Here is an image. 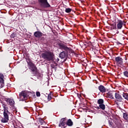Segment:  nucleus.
<instances>
[{"mask_svg":"<svg viewBox=\"0 0 128 128\" xmlns=\"http://www.w3.org/2000/svg\"><path fill=\"white\" fill-rule=\"evenodd\" d=\"M124 74L125 76H126L127 78H128V71H125L124 72Z\"/></svg>","mask_w":128,"mask_h":128,"instance_id":"22","label":"nucleus"},{"mask_svg":"<svg viewBox=\"0 0 128 128\" xmlns=\"http://www.w3.org/2000/svg\"><path fill=\"white\" fill-rule=\"evenodd\" d=\"M65 12H67V13L70 12H72V8H67L66 9Z\"/></svg>","mask_w":128,"mask_h":128,"instance_id":"20","label":"nucleus"},{"mask_svg":"<svg viewBox=\"0 0 128 128\" xmlns=\"http://www.w3.org/2000/svg\"><path fill=\"white\" fill-rule=\"evenodd\" d=\"M8 102H9L10 106H14V101L12 99H8Z\"/></svg>","mask_w":128,"mask_h":128,"instance_id":"18","label":"nucleus"},{"mask_svg":"<svg viewBox=\"0 0 128 128\" xmlns=\"http://www.w3.org/2000/svg\"><path fill=\"white\" fill-rule=\"evenodd\" d=\"M48 100H52V96H48Z\"/></svg>","mask_w":128,"mask_h":128,"instance_id":"24","label":"nucleus"},{"mask_svg":"<svg viewBox=\"0 0 128 128\" xmlns=\"http://www.w3.org/2000/svg\"><path fill=\"white\" fill-rule=\"evenodd\" d=\"M0 84H4V77H0Z\"/></svg>","mask_w":128,"mask_h":128,"instance_id":"21","label":"nucleus"},{"mask_svg":"<svg viewBox=\"0 0 128 128\" xmlns=\"http://www.w3.org/2000/svg\"><path fill=\"white\" fill-rule=\"evenodd\" d=\"M28 68L32 72H33V74L34 76L38 74V68H36V66L34 64L30 61L29 62H28Z\"/></svg>","mask_w":128,"mask_h":128,"instance_id":"3","label":"nucleus"},{"mask_svg":"<svg viewBox=\"0 0 128 128\" xmlns=\"http://www.w3.org/2000/svg\"><path fill=\"white\" fill-rule=\"evenodd\" d=\"M123 118L126 122H128V114L126 112L123 113Z\"/></svg>","mask_w":128,"mask_h":128,"instance_id":"17","label":"nucleus"},{"mask_svg":"<svg viewBox=\"0 0 128 128\" xmlns=\"http://www.w3.org/2000/svg\"><path fill=\"white\" fill-rule=\"evenodd\" d=\"M74 124V122L70 119H68V120H66V126H72Z\"/></svg>","mask_w":128,"mask_h":128,"instance_id":"14","label":"nucleus"},{"mask_svg":"<svg viewBox=\"0 0 128 128\" xmlns=\"http://www.w3.org/2000/svg\"><path fill=\"white\" fill-rule=\"evenodd\" d=\"M38 2L41 4V6H43V8H50V4H48V0H38Z\"/></svg>","mask_w":128,"mask_h":128,"instance_id":"6","label":"nucleus"},{"mask_svg":"<svg viewBox=\"0 0 128 128\" xmlns=\"http://www.w3.org/2000/svg\"><path fill=\"white\" fill-rule=\"evenodd\" d=\"M106 98L114 100V92L110 91L106 94Z\"/></svg>","mask_w":128,"mask_h":128,"instance_id":"12","label":"nucleus"},{"mask_svg":"<svg viewBox=\"0 0 128 128\" xmlns=\"http://www.w3.org/2000/svg\"><path fill=\"white\" fill-rule=\"evenodd\" d=\"M110 26V30H116V24H112Z\"/></svg>","mask_w":128,"mask_h":128,"instance_id":"19","label":"nucleus"},{"mask_svg":"<svg viewBox=\"0 0 128 128\" xmlns=\"http://www.w3.org/2000/svg\"><path fill=\"white\" fill-rule=\"evenodd\" d=\"M34 36L36 38H40L42 36V33L38 31L34 33Z\"/></svg>","mask_w":128,"mask_h":128,"instance_id":"15","label":"nucleus"},{"mask_svg":"<svg viewBox=\"0 0 128 128\" xmlns=\"http://www.w3.org/2000/svg\"><path fill=\"white\" fill-rule=\"evenodd\" d=\"M58 126L62 128H66V118H62L59 123Z\"/></svg>","mask_w":128,"mask_h":128,"instance_id":"5","label":"nucleus"},{"mask_svg":"<svg viewBox=\"0 0 128 128\" xmlns=\"http://www.w3.org/2000/svg\"><path fill=\"white\" fill-rule=\"evenodd\" d=\"M60 48H62V50H68V48L64 44H60Z\"/></svg>","mask_w":128,"mask_h":128,"instance_id":"16","label":"nucleus"},{"mask_svg":"<svg viewBox=\"0 0 128 128\" xmlns=\"http://www.w3.org/2000/svg\"><path fill=\"white\" fill-rule=\"evenodd\" d=\"M59 56L61 58H66L68 56V54L64 52H62L60 54Z\"/></svg>","mask_w":128,"mask_h":128,"instance_id":"13","label":"nucleus"},{"mask_svg":"<svg viewBox=\"0 0 128 128\" xmlns=\"http://www.w3.org/2000/svg\"><path fill=\"white\" fill-rule=\"evenodd\" d=\"M0 78H4V74H0Z\"/></svg>","mask_w":128,"mask_h":128,"instance_id":"25","label":"nucleus"},{"mask_svg":"<svg viewBox=\"0 0 128 128\" xmlns=\"http://www.w3.org/2000/svg\"><path fill=\"white\" fill-rule=\"evenodd\" d=\"M115 98H116V100H118V102L122 101V96L118 93L115 94Z\"/></svg>","mask_w":128,"mask_h":128,"instance_id":"11","label":"nucleus"},{"mask_svg":"<svg viewBox=\"0 0 128 128\" xmlns=\"http://www.w3.org/2000/svg\"><path fill=\"white\" fill-rule=\"evenodd\" d=\"M122 26H124V21L118 20L117 22V30H122Z\"/></svg>","mask_w":128,"mask_h":128,"instance_id":"8","label":"nucleus"},{"mask_svg":"<svg viewBox=\"0 0 128 128\" xmlns=\"http://www.w3.org/2000/svg\"><path fill=\"white\" fill-rule=\"evenodd\" d=\"M36 96H40V93L39 92H36Z\"/></svg>","mask_w":128,"mask_h":128,"instance_id":"23","label":"nucleus"},{"mask_svg":"<svg viewBox=\"0 0 128 128\" xmlns=\"http://www.w3.org/2000/svg\"><path fill=\"white\" fill-rule=\"evenodd\" d=\"M116 62L118 64H122L123 60L122 58L120 56L116 57L115 58Z\"/></svg>","mask_w":128,"mask_h":128,"instance_id":"9","label":"nucleus"},{"mask_svg":"<svg viewBox=\"0 0 128 128\" xmlns=\"http://www.w3.org/2000/svg\"><path fill=\"white\" fill-rule=\"evenodd\" d=\"M54 56V52L50 50L46 51L42 54V58L46 60H48V62L52 60Z\"/></svg>","mask_w":128,"mask_h":128,"instance_id":"2","label":"nucleus"},{"mask_svg":"<svg viewBox=\"0 0 128 128\" xmlns=\"http://www.w3.org/2000/svg\"><path fill=\"white\" fill-rule=\"evenodd\" d=\"M2 106L4 108V116L1 119L2 122L6 123L8 122L9 120L8 115L10 114V112H8V108L6 106V105L5 104H2Z\"/></svg>","mask_w":128,"mask_h":128,"instance_id":"1","label":"nucleus"},{"mask_svg":"<svg viewBox=\"0 0 128 128\" xmlns=\"http://www.w3.org/2000/svg\"><path fill=\"white\" fill-rule=\"evenodd\" d=\"M19 96L20 100H26L28 99V95L26 92L22 91L20 92Z\"/></svg>","mask_w":128,"mask_h":128,"instance_id":"4","label":"nucleus"},{"mask_svg":"<svg viewBox=\"0 0 128 128\" xmlns=\"http://www.w3.org/2000/svg\"><path fill=\"white\" fill-rule=\"evenodd\" d=\"M97 103L98 104H99V107L100 108H101V110H106V105L104 104V100H98Z\"/></svg>","mask_w":128,"mask_h":128,"instance_id":"7","label":"nucleus"},{"mask_svg":"<svg viewBox=\"0 0 128 128\" xmlns=\"http://www.w3.org/2000/svg\"><path fill=\"white\" fill-rule=\"evenodd\" d=\"M98 88L100 92L104 94V92H106V89L104 87V86L102 85H100L98 87Z\"/></svg>","mask_w":128,"mask_h":128,"instance_id":"10","label":"nucleus"}]
</instances>
